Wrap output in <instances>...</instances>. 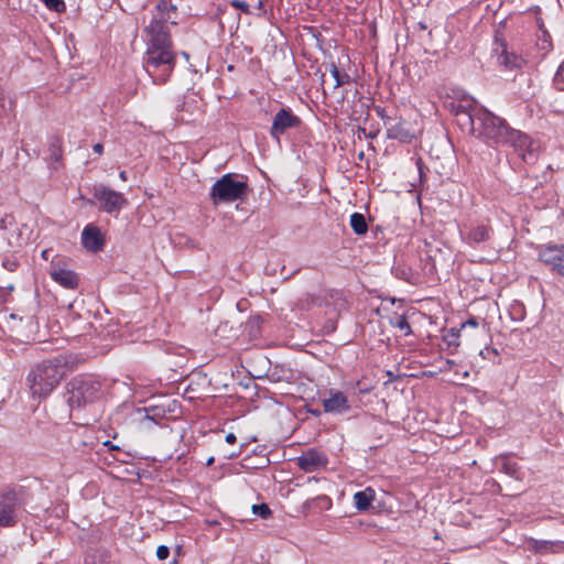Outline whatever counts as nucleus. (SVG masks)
I'll return each instance as SVG.
<instances>
[{"instance_id": "obj_1", "label": "nucleus", "mask_w": 564, "mask_h": 564, "mask_svg": "<svg viewBox=\"0 0 564 564\" xmlns=\"http://www.w3.org/2000/svg\"><path fill=\"white\" fill-rule=\"evenodd\" d=\"M76 365L77 357L72 354H59L36 365L26 377L32 395L40 399L50 395Z\"/></svg>"}, {"instance_id": "obj_2", "label": "nucleus", "mask_w": 564, "mask_h": 564, "mask_svg": "<svg viewBox=\"0 0 564 564\" xmlns=\"http://www.w3.org/2000/svg\"><path fill=\"white\" fill-rule=\"evenodd\" d=\"M177 8L167 0H160L151 22L144 28L147 47L172 48V37L167 23L176 24Z\"/></svg>"}, {"instance_id": "obj_3", "label": "nucleus", "mask_w": 564, "mask_h": 564, "mask_svg": "<svg viewBox=\"0 0 564 564\" xmlns=\"http://www.w3.org/2000/svg\"><path fill=\"white\" fill-rule=\"evenodd\" d=\"M101 394V382L91 376H76L66 383V401L72 410L98 401Z\"/></svg>"}, {"instance_id": "obj_4", "label": "nucleus", "mask_w": 564, "mask_h": 564, "mask_svg": "<svg viewBox=\"0 0 564 564\" xmlns=\"http://www.w3.org/2000/svg\"><path fill=\"white\" fill-rule=\"evenodd\" d=\"M175 59L172 48L147 47L143 67L154 84H164L174 70Z\"/></svg>"}, {"instance_id": "obj_5", "label": "nucleus", "mask_w": 564, "mask_h": 564, "mask_svg": "<svg viewBox=\"0 0 564 564\" xmlns=\"http://www.w3.org/2000/svg\"><path fill=\"white\" fill-rule=\"evenodd\" d=\"M249 193L247 181L236 180L234 174L227 173L217 180L210 187L209 196L212 203L219 204L243 200Z\"/></svg>"}, {"instance_id": "obj_6", "label": "nucleus", "mask_w": 564, "mask_h": 564, "mask_svg": "<svg viewBox=\"0 0 564 564\" xmlns=\"http://www.w3.org/2000/svg\"><path fill=\"white\" fill-rule=\"evenodd\" d=\"M500 123V117L496 116L485 107L477 108L474 115V122L467 130L475 138L489 144L490 138H494L495 126Z\"/></svg>"}, {"instance_id": "obj_7", "label": "nucleus", "mask_w": 564, "mask_h": 564, "mask_svg": "<svg viewBox=\"0 0 564 564\" xmlns=\"http://www.w3.org/2000/svg\"><path fill=\"white\" fill-rule=\"evenodd\" d=\"M94 198L99 203V210L118 216L122 208L128 206V199L120 192L106 185H96L93 191Z\"/></svg>"}, {"instance_id": "obj_8", "label": "nucleus", "mask_w": 564, "mask_h": 564, "mask_svg": "<svg viewBox=\"0 0 564 564\" xmlns=\"http://www.w3.org/2000/svg\"><path fill=\"white\" fill-rule=\"evenodd\" d=\"M482 106L471 97H464L459 100H453L447 104V108L451 113L456 118L457 124L462 130H468L470 124L474 122V115L476 109Z\"/></svg>"}, {"instance_id": "obj_9", "label": "nucleus", "mask_w": 564, "mask_h": 564, "mask_svg": "<svg viewBox=\"0 0 564 564\" xmlns=\"http://www.w3.org/2000/svg\"><path fill=\"white\" fill-rule=\"evenodd\" d=\"M21 501L14 490H7L0 498V528L14 527L19 521Z\"/></svg>"}, {"instance_id": "obj_10", "label": "nucleus", "mask_w": 564, "mask_h": 564, "mask_svg": "<svg viewBox=\"0 0 564 564\" xmlns=\"http://www.w3.org/2000/svg\"><path fill=\"white\" fill-rule=\"evenodd\" d=\"M301 124V118L290 108H281L273 117L270 135L272 139L280 142L282 134L289 129H299Z\"/></svg>"}, {"instance_id": "obj_11", "label": "nucleus", "mask_w": 564, "mask_h": 564, "mask_svg": "<svg viewBox=\"0 0 564 564\" xmlns=\"http://www.w3.org/2000/svg\"><path fill=\"white\" fill-rule=\"evenodd\" d=\"M539 260L564 278V245H542L538 247Z\"/></svg>"}, {"instance_id": "obj_12", "label": "nucleus", "mask_w": 564, "mask_h": 564, "mask_svg": "<svg viewBox=\"0 0 564 564\" xmlns=\"http://www.w3.org/2000/svg\"><path fill=\"white\" fill-rule=\"evenodd\" d=\"M506 145L512 147L514 152L521 158L523 162L533 163L538 159V155L534 151L533 141L529 135L519 130H513Z\"/></svg>"}, {"instance_id": "obj_13", "label": "nucleus", "mask_w": 564, "mask_h": 564, "mask_svg": "<svg viewBox=\"0 0 564 564\" xmlns=\"http://www.w3.org/2000/svg\"><path fill=\"white\" fill-rule=\"evenodd\" d=\"M387 137L398 140L402 143H410L414 138V131L406 120L400 118H387L386 120Z\"/></svg>"}, {"instance_id": "obj_14", "label": "nucleus", "mask_w": 564, "mask_h": 564, "mask_svg": "<svg viewBox=\"0 0 564 564\" xmlns=\"http://www.w3.org/2000/svg\"><path fill=\"white\" fill-rule=\"evenodd\" d=\"M495 51L498 54L499 64L506 69H519L525 63L521 55L508 51V44L503 39L496 36Z\"/></svg>"}, {"instance_id": "obj_15", "label": "nucleus", "mask_w": 564, "mask_h": 564, "mask_svg": "<svg viewBox=\"0 0 564 564\" xmlns=\"http://www.w3.org/2000/svg\"><path fill=\"white\" fill-rule=\"evenodd\" d=\"M327 463V456L315 448L303 452L296 458V465L305 473H314L319 468L326 467Z\"/></svg>"}, {"instance_id": "obj_16", "label": "nucleus", "mask_w": 564, "mask_h": 564, "mask_svg": "<svg viewBox=\"0 0 564 564\" xmlns=\"http://www.w3.org/2000/svg\"><path fill=\"white\" fill-rule=\"evenodd\" d=\"M326 413L344 414L350 411V404L344 392L330 389L322 400Z\"/></svg>"}, {"instance_id": "obj_17", "label": "nucleus", "mask_w": 564, "mask_h": 564, "mask_svg": "<svg viewBox=\"0 0 564 564\" xmlns=\"http://www.w3.org/2000/svg\"><path fill=\"white\" fill-rule=\"evenodd\" d=\"M82 242L83 246L91 252L101 251L105 246V239L100 229L94 225H87L84 228L82 232Z\"/></svg>"}, {"instance_id": "obj_18", "label": "nucleus", "mask_w": 564, "mask_h": 564, "mask_svg": "<svg viewBox=\"0 0 564 564\" xmlns=\"http://www.w3.org/2000/svg\"><path fill=\"white\" fill-rule=\"evenodd\" d=\"M50 275L53 281L66 289L75 290L78 286V275L72 270L61 267H53Z\"/></svg>"}, {"instance_id": "obj_19", "label": "nucleus", "mask_w": 564, "mask_h": 564, "mask_svg": "<svg viewBox=\"0 0 564 564\" xmlns=\"http://www.w3.org/2000/svg\"><path fill=\"white\" fill-rule=\"evenodd\" d=\"M529 550L534 552L535 554H552L560 553L564 551V542L563 541H547V540H536L530 539L528 541Z\"/></svg>"}, {"instance_id": "obj_20", "label": "nucleus", "mask_w": 564, "mask_h": 564, "mask_svg": "<svg viewBox=\"0 0 564 564\" xmlns=\"http://www.w3.org/2000/svg\"><path fill=\"white\" fill-rule=\"evenodd\" d=\"M513 128H511L508 122L500 118V123L495 126V130L492 133L495 134L494 138H490V142L488 145L490 147H500L506 145L508 143V139L510 134L513 132Z\"/></svg>"}, {"instance_id": "obj_21", "label": "nucleus", "mask_w": 564, "mask_h": 564, "mask_svg": "<svg viewBox=\"0 0 564 564\" xmlns=\"http://www.w3.org/2000/svg\"><path fill=\"white\" fill-rule=\"evenodd\" d=\"M375 499H376L375 489H372L371 487H367L366 489L357 491L354 495L355 508L360 512L367 511L370 508V506Z\"/></svg>"}, {"instance_id": "obj_22", "label": "nucleus", "mask_w": 564, "mask_h": 564, "mask_svg": "<svg viewBox=\"0 0 564 564\" xmlns=\"http://www.w3.org/2000/svg\"><path fill=\"white\" fill-rule=\"evenodd\" d=\"M491 229L485 225L473 227L467 232L465 240L469 245H478L487 241L490 238Z\"/></svg>"}, {"instance_id": "obj_23", "label": "nucleus", "mask_w": 564, "mask_h": 564, "mask_svg": "<svg viewBox=\"0 0 564 564\" xmlns=\"http://www.w3.org/2000/svg\"><path fill=\"white\" fill-rule=\"evenodd\" d=\"M62 139L59 137H51L48 142V158L51 165L57 170L63 158Z\"/></svg>"}, {"instance_id": "obj_24", "label": "nucleus", "mask_w": 564, "mask_h": 564, "mask_svg": "<svg viewBox=\"0 0 564 564\" xmlns=\"http://www.w3.org/2000/svg\"><path fill=\"white\" fill-rule=\"evenodd\" d=\"M349 224L352 231L358 236H362L368 231L366 217L361 213L351 214Z\"/></svg>"}, {"instance_id": "obj_25", "label": "nucleus", "mask_w": 564, "mask_h": 564, "mask_svg": "<svg viewBox=\"0 0 564 564\" xmlns=\"http://www.w3.org/2000/svg\"><path fill=\"white\" fill-rule=\"evenodd\" d=\"M501 469L505 474L517 480L522 479L520 466L516 462L511 460L508 456L502 457Z\"/></svg>"}, {"instance_id": "obj_26", "label": "nucleus", "mask_w": 564, "mask_h": 564, "mask_svg": "<svg viewBox=\"0 0 564 564\" xmlns=\"http://www.w3.org/2000/svg\"><path fill=\"white\" fill-rule=\"evenodd\" d=\"M85 564H111L110 554L107 550L97 549L86 556Z\"/></svg>"}, {"instance_id": "obj_27", "label": "nucleus", "mask_w": 564, "mask_h": 564, "mask_svg": "<svg viewBox=\"0 0 564 564\" xmlns=\"http://www.w3.org/2000/svg\"><path fill=\"white\" fill-rule=\"evenodd\" d=\"M329 72L335 79L334 88H338L345 84H347L350 79L349 75L346 73H340L337 65L335 63H330L328 65Z\"/></svg>"}, {"instance_id": "obj_28", "label": "nucleus", "mask_w": 564, "mask_h": 564, "mask_svg": "<svg viewBox=\"0 0 564 564\" xmlns=\"http://www.w3.org/2000/svg\"><path fill=\"white\" fill-rule=\"evenodd\" d=\"M553 85L556 90L564 91V61L561 63L555 73Z\"/></svg>"}, {"instance_id": "obj_29", "label": "nucleus", "mask_w": 564, "mask_h": 564, "mask_svg": "<svg viewBox=\"0 0 564 564\" xmlns=\"http://www.w3.org/2000/svg\"><path fill=\"white\" fill-rule=\"evenodd\" d=\"M252 512L262 519H267L271 516V509L267 503L253 505Z\"/></svg>"}, {"instance_id": "obj_30", "label": "nucleus", "mask_w": 564, "mask_h": 564, "mask_svg": "<svg viewBox=\"0 0 564 564\" xmlns=\"http://www.w3.org/2000/svg\"><path fill=\"white\" fill-rule=\"evenodd\" d=\"M46 8L56 12H63L65 10V2L63 0H41Z\"/></svg>"}, {"instance_id": "obj_31", "label": "nucleus", "mask_w": 564, "mask_h": 564, "mask_svg": "<svg viewBox=\"0 0 564 564\" xmlns=\"http://www.w3.org/2000/svg\"><path fill=\"white\" fill-rule=\"evenodd\" d=\"M511 317L512 319L521 321L524 316V307L521 303L516 302L511 306Z\"/></svg>"}, {"instance_id": "obj_32", "label": "nucleus", "mask_w": 564, "mask_h": 564, "mask_svg": "<svg viewBox=\"0 0 564 564\" xmlns=\"http://www.w3.org/2000/svg\"><path fill=\"white\" fill-rule=\"evenodd\" d=\"M394 326L398 327L400 330H403L404 335H409L412 332L410 323L408 322L405 316H399L397 318V322L394 323Z\"/></svg>"}, {"instance_id": "obj_33", "label": "nucleus", "mask_w": 564, "mask_h": 564, "mask_svg": "<svg viewBox=\"0 0 564 564\" xmlns=\"http://www.w3.org/2000/svg\"><path fill=\"white\" fill-rule=\"evenodd\" d=\"M230 6L234 7L235 9H239L245 14H251L252 13V11L250 10L249 4L246 1H243V0H232L230 2Z\"/></svg>"}, {"instance_id": "obj_34", "label": "nucleus", "mask_w": 564, "mask_h": 564, "mask_svg": "<svg viewBox=\"0 0 564 564\" xmlns=\"http://www.w3.org/2000/svg\"><path fill=\"white\" fill-rule=\"evenodd\" d=\"M2 265L4 269H7L10 272H13L19 267V262L15 259L6 258L2 261Z\"/></svg>"}, {"instance_id": "obj_35", "label": "nucleus", "mask_w": 564, "mask_h": 564, "mask_svg": "<svg viewBox=\"0 0 564 564\" xmlns=\"http://www.w3.org/2000/svg\"><path fill=\"white\" fill-rule=\"evenodd\" d=\"M170 555V549L166 545H160L156 549V556L159 560L163 561L166 560Z\"/></svg>"}, {"instance_id": "obj_36", "label": "nucleus", "mask_w": 564, "mask_h": 564, "mask_svg": "<svg viewBox=\"0 0 564 564\" xmlns=\"http://www.w3.org/2000/svg\"><path fill=\"white\" fill-rule=\"evenodd\" d=\"M314 500L319 501L322 506L326 509L332 507V499L326 495H321L316 497Z\"/></svg>"}, {"instance_id": "obj_37", "label": "nucleus", "mask_w": 564, "mask_h": 564, "mask_svg": "<svg viewBox=\"0 0 564 564\" xmlns=\"http://www.w3.org/2000/svg\"><path fill=\"white\" fill-rule=\"evenodd\" d=\"M479 325L477 318L475 317H471L469 319H467L465 323L462 324V329L466 328L467 326H470V327H477Z\"/></svg>"}, {"instance_id": "obj_38", "label": "nucleus", "mask_w": 564, "mask_h": 564, "mask_svg": "<svg viewBox=\"0 0 564 564\" xmlns=\"http://www.w3.org/2000/svg\"><path fill=\"white\" fill-rule=\"evenodd\" d=\"M487 354H494V355H498V351L497 349L495 348H489V347H486L485 349L480 350V355L484 357V358H487Z\"/></svg>"}, {"instance_id": "obj_39", "label": "nucleus", "mask_w": 564, "mask_h": 564, "mask_svg": "<svg viewBox=\"0 0 564 564\" xmlns=\"http://www.w3.org/2000/svg\"><path fill=\"white\" fill-rule=\"evenodd\" d=\"M261 323V317L260 316H256L251 319H249L248 324L250 325V327H253V326H259Z\"/></svg>"}, {"instance_id": "obj_40", "label": "nucleus", "mask_w": 564, "mask_h": 564, "mask_svg": "<svg viewBox=\"0 0 564 564\" xmlns=\"http://www.w3.org/2000/svg\"><path fill=\"white\" fill-rule=\"evenodd\" d=\"M4 111V94L0 90V116H2Z\"/></svg>"}, {"instance_id": "obj_41", "label": "nucleus", "mask_w": 564, "mask_h": 564, "mask_svg": "<svg viewBox=\"0 0 564 564\" xmlns=\"http://www.w3.org/2000/svg\"><path fill=\"white\" fill-rule=\"evenodd\" d=\"M377 113L383 120V124L386 126L387 118H391V117L387 116L386 112H384V109H382V108H378L377 109Z\"/></svg>"}, {"instance_id": "obj_42", "label": "nucleus", "mask_w": 564, "mask_h": 564, "mask_svg": "<svg viewBox=\"0 0 564 564\" xmlns=\"http://www.w3.org/2000/svg\"><path fill=\"white\" fill-rule=\"evenodd\" d=\"M104 446H107L110 451H119L120 447L118 445L112 444L110 441H105L102 443Z\"/></svg>"}, {"instance_id": "obj_43", "label": "nucleus", "mask_w": 564, "mask_h": 564, "mask_svg": "<svg viewBox=\"0 0 564 564\" xmlns=\"http://www.w3.org/2000/svg\"><path fill=\"white\" fill-rule=\"evenodd\" d=\"M226 442L229 444H235L237 441V437L234 433H228L225 437Z\"/></svg>"}, {"instance_id": "obj_44", "label": "nucleus", "mask_w": 564, "mask_h": 564, "mask_svg": "<svg viewBox=\"0 0 564 564\" xmlns=\"http://www.w3.org/2000/svg\"><path fill=\"white\" fill-rule=\"evenodd\" d=\"M93 150H94V152H95V153H97V154H99V155H100V154L102 153V151H104V147H102V144H101V143H96V144L93 147Z\"/></svg>"}, {"instance_id": "obj_45", "label": "nucleus", "mask_w": 564, "mask_h": 564, "mask_svg": "<svg viewBox=\"0 0 564 564\" xmlns=\"http://www.w3.org/2000/svg\"><path fill=\"white\" fill-rule=\"evenodd\" d=\"M257 8H258V10H260V11H261V13H259V15H265V14H267V11H265V9H264V3H263V1H262V0H260V1L258 2Z\"/></svg>"}, {"instance_id": "obj_46", "label": "nucleus", "mask_w": 564, "mask_h": 564, "mask_svg": "<svg viewBox=\"0 0 564 564\" xmlns=\"http://www.w3.org/2000/svg\"><path fill=\"white\" fill-rule=\"evenodd\" d=\"M540 30L543 33L544 41H546V37H550V35H549L547 31L544 29L543 23H540Z\"/></svg>"}, {"instance_id": "obj_47", "label": "nucleus", "mask_w": 564, "mask_h": 564, "mask_svg": "<svg viewBox=\"0 0 564 564\" xmlns=\"http://www.w3.org/2000/svg\"><path fill=\"white\" fill-rule=\"evenodd\" d=\"M239 455H240V451L232 452V453L227 455V458L231 459V458L238 457Z\"/></svg>"}, {"instance_id": "obj_48", "label": "nucleus", "mask_w": 564, "mask_h": 564, "mask_svg": "<svg viewBox=\"0 0 564 564\" xmlns=\"http://www.w3.org/2000/svg\"><path fill=\"white\" fill-rule=\"evenodd\" d=\"M119 177H120V180H122V181H127V180H128L127 172H126V171H121V172L119 173Z\"/></svg>"}, {"instance_id": "obj_49", "label": "nucleus", "mask_w": 564, "mask_h": 564, "mask_svg": "<svg viewBox=\"0 0 564 564\" xmlns=\"http://www.w3.org/2000/svg\"><path fill=\"white\" fill-rule=\"evenodd\" d=\"M369 391H370V389H369V388H366V387H362V388H360V389H359V392H360V393H367V392H369Z\"/></svg>"}, {"instance_id": "obj_50", "label": "nucleus", "mask_w": 564, "mask_h": 564, "mask_svg": "<svg viewBox=\"0 0 564 564\" xmlns=\"http://www.w3.org/2000/svg\"><path fill=\"white\" fill-rule=\"evenodd\" d=\"M214 460H215V459H214V457H209V458L207 459V462H206V465H207V466H212V465L214 464Z\"/></svg>"}, {"instance_id": "obj_51", "label": "nucleus", "mask_w": 564, "mask_h": 564, "mask_svg": "<svg viewBox=\"0 0 564 564\" xmlns=\"http://www.w3.org/2000/svg\"><path fill=\"white\" fill-rule=\"evenodd\" d=\"M419 28H420L421 30H425V29H426V24H425V23H423V22H420V23H419Z\"/></svg>"}, {"instance_id": "obj_52", "label": "nucleus", "mask_w": 564, "mask_h": 564, "mask_svg": "<svg viewBox=\"0 0 564 564\" xmlns=\"http://www.w3.org/2000/svg\"><path fill=\"white\" fill-rule=\"evenodd\" d=\"M181 551H182L181 546H177V547H176V554H177V555H180V554H181Z\"/></svg>"}, {"instance_id": "obj_53", "label": "nucleus", "mask_w": 564, "mask_h": 564, "mask_svg": "<svg viewBox=\"0 0 564 564\" xmlns=\"http://www.w3.org/2000/svg\"><path fill=\"white\" fill-rule=\"evenodd\" d=\"M47 252H48L47 250H44V251L42 252V257L46 259V254H47Z\"/></svg>"}, {"instance_id": "obj_54", "label": "nucleus", "mask_w": 564, "mask_h": 564, "mask_svg": "<svg viewBox=\"0 0 564 564\" xmlns=\"http://www.w3.org/2000/svg\"><path fill=\"white\" fill-rule=\"evenodd\" d=\"M447 364H448V366H452V365H454V361L453 360H447Z\"/></svg>"}, {"instance_id": "obj_55", "label": "nucleus", "mask_w": 564, "mask_h": 564, "mask_svg": "<svg viewBox=\"0 0 564 564\" xmlns=\"http://www.w3.org/2000/svg\"><path fill=\"white\" fill-rule=\"evenodd\" d=\"M171 564H177V561H176V560H174Z\"/></svg>"}]
</instances>
